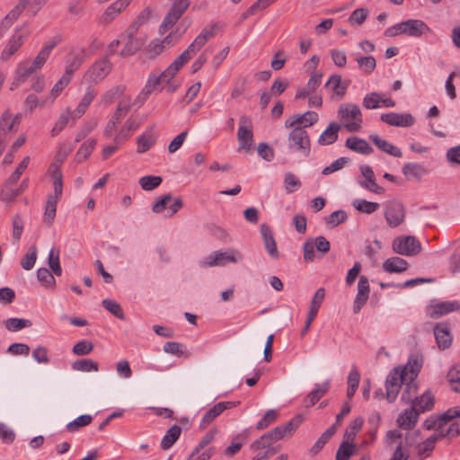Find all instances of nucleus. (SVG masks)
I'll list each match as a JSON object with an SVG mask.
<instances>
[{
	"label": "nucleus",
	"mask_w": 460,
	"mask_h": 460,
	"mask_svg": "<svg viewBox=\"0 0 460 460\" xmlns=\"http://www.w3.org/2000/svg\"><path fill=\"white\" fill-rule=\"evenodd\" d=\"M428 430H434L435 437L439 438H455L460 435V405L448 408L447 411L431 415L424 421Z\"/></svg>",
	"instance_id": "f257e3e1"
},
{
	"label": "nucleus",
	"mask_w": 460,
	"mask_h": 460,
	"mask_svg": "<svg viewBox=\"0 0 460 460\" xmlns=\"http://www.w3.org/2000/svg\"><path fill=\"white\" fill-rule=\"evenodd\" d=\"M421 367V358H411L404 367H395L388 374L385 380L386 399L388 402H392L397 398L400 388L406 380L417 378Z\"/></svg>",
	"instance_id": "f03ea898"
},
{
	"label": "nucleus",
	"mask_w": 460,
	"mask_h": 460,
	"mask_svg": "<svg viewBox=\"0 0 460 460\" xmlns=\"http://www.w3.org/2000/svg\"><path fill=\"white\" fill-rule=\"evenodd\" d=\"M340 125L348 132H358L362 128L363 115L360 107L353 102L341 103L337 111Z\"/></svg>",
	"instance_id": "7ed1b4c3"
},
{
	"label": "nucleus",
	"mask_w": 460,
	"mask_h": 460,
	"mask_svg": "<svg viewBox=\"0 0 460 460\" xmlns=\"http://www.w3.org/2000/svg\"><path fill=\"white\" fill-rule=\"evenodd\" d=\"M244 260L243 253L234 248L226 250L214 251L200 261V266L203 268L209 267H225L227 264H239Z\"/></svg>",
	"instance_id": "20e7f679"
},
{
	"label": "nucleus",
	"mask_w": 460,
	"mask_h": 460,
	"mask_svg": "<svg viewBox=\"0 0 460 460\" xmlns=\"http://www.w3.org/2000/svg\"><path fill=\"white\" fill-rule=\"evenodd\" d=\"M288 133V148L289 153L296 155L302 160L307 158L311 152V141L305 127L296 126Z\"/></svg>",
	"instance_id": "39448f33"
},
{
	"label": "nucleus",
	"mask_w": 460,
	"mask_h": 460,
	"mask_svg": "<svg viewBox=\"0 0 460 460\" xmlns=\"http://www.w3.org/2000/svg\"><path fill=\"white\" fill-rule=\"evenodd\" d=\"M430 31L429 25L422 20L409 19L387 28L385 31V35L387 37H395L400 34H404L413 38H420L430 32Z\"/></svg>",
	"instance_id": "423d86ee"
},
{
	"label": "nucleus",
	"mask_w": 460,
	"mask_h": 460,
	"mask_svg": "<svg viewBox=\"0 0 460 460\" xmlns=\"http://www.w3.org/2000/svg\"><path fill=\"white\" fill-rule=\"evenodd\" d=\"M213 32L209 30H203L189 47L179 55L172 63L181 69L201 48L212 38Z\"/></svg>",
	"instance_id": "0eeeda50"
},
{
	"label": "nucleus",
	"mask_w": 460,
	"mask_h": 460,
	"mask_svg": "<svg viewBox=\"0 0 460 460\" xmlns=\"http://www.w3.org/2000/svg\"><path fill=\"white\" fill-rule=\"evenodd\" d=\"M385 445L387 448L393 449L390 460H408L410 452L403 445L402 433L397 429L388 430L385 437Z\"/></svg>",
	"instance_id": "6e6552de"
},
{
	"label": "nucleus",
	"mask_w": 460,
	"mask_h": 460,
	"mask_svg": "<svg viewBox=\"0 0 460 460\" xmlns=\"http://www.w3.org/2000/svg\"><path fill=\"white\" fill-rule=\"evenodd\" d=\"M48 1L49 0H21L5 16L3 24L6 27L10 26L18 19L23 11H26L30 15H35Z\"/></svg>",
	"instance_id": "1a4fd4ad"
},
{
	"label": "nucleus",
	"mask_w": 460,
	"mask_h": 460,
	"mask_svg": "<svg viewBox=\"0 0 460 460\" xmlns=\"http://www.w3.org/2000/svg\"><path fill=\"white\" fill-rule=\"evenodd\" d=\"M393 251L403 256H414L420 252L421 243L413 235H402L394 239Z\"/></svg>",
	"instance_id": "9d476101"
},
{
	"label": "nucleus",
	"mask_w": 460,
	"mask_h": 460,
	"mask_svg": "<svg viewBox=\"0 0 460 460\" xmlns=\"http://www.w3.org/2000/svg\"><path fill=\"white\" fill-rule=\"evenodd\" d=\"M238 151L250 152L253 146V132L252 119L247 116H242L239 119L237 130Z\"/></svg>",
	"instance_id": "9b49d317"
},
{
	"label": "nucleus",
	"mask_w": 460,
	"mask_h": 460,
	"mask_svg": "<svg viewBox=\"0 0 460 460\" xmlns=\"http://www.w3.org/2000/svg\"><path fill=\"white\" fill-rule=\"evenodd\" d=\"M172 1V5L159 28L161 34L166 33L176 23L190 4L189 0Z\"/></svg>",
	"instance_id": "f8f14e48"
},
{
	"label": "nucleus",
	"mask_w": 460,
	"mask_h": 460,
	"mask_svg": "<svg viewBox=\"0 0 460 460\" xmlns=\"http://www.w3.org/2000/svg\"><path fill=\"white\" fill-rule=\"evenodd\" d=\"M111 63L107 58H101L95 61L84 74V80L89 83H99L102 81L111 70Z\"/></svg>",
	"instance_id": "ddd939ff"
},
{
	"label": "nucleus",
	"mask_w": 460,
	"mask_h": 460,
	"mask_svg": "<svg viewBox=\"0 0 460 460\" xmlns=\"http://www.w3.org/2000/svg\"><path fill=\"white\" fill-rule=\"evenodd\" d=\"M93 53V51L84 47L72 49L66 59L65 73L72 77L73 74L81 66L83 62Z\"/></svg>",
	"instance_id": "4468645a"
},
{
	"label": "nucleus",
	"mask_w": 460,
	"mask_h": 460,
	"mask_svg": "<svg viewBox=\"0 0 460 460\" xmlns=\"http://www.w3.org/2000/svg\"><path fill=\"white\" fill-rule=\"evenodd\" d=\"M362 104L367 110H377L383 107L393 108L395 106V102L385 93L371 92L364 96Z\"/></svg>",
	"instance_id": "2eb2a0df"
},
{
	"label": "nucleus",
	"mask_w": 460,
	"mask_h": 460,
	"mask_svg": "<svg viewBox=\"0 0 460 460\" xmlns=\"http://www.w3.org/2000/svg\"><path fill=\"white\" fill-rule=\"evenodd\" d=\"M135 27H128L124 33L119 35L123 48L119 52L121 57H128L134 55L143 45V41L135 37Z\"/></svg>",
	"instance_id": "dca6fc26"
},
{
	"label": "nucleus",
	"mask_w": 460,
	"mask_h": 460,
	"mask_svg": "<svg viewBox=\"0 0 460 460\" xmlns=\"http://www.w3.org/2000/svg\"><path fill=\"white\" fill-rule=\"evenodd\" d=\"M359 172L362 178L358 179V183L360 187L376 194H383L385 192V189L377 184L375 172L369 165L361 164Z\"/></svg>",
	"instance_id": "f3484780"
},
{
	"label": "nucleus",
	"mask_w": 460,
	"mask_h": 460,
	"mask_svg": "<svg viewBox=\"0 0 460 460\" xmlns=\"http://www.w3.org/2000/svg\"><path fill=\"white\" fill-rule=\"evenodd\" d=\"M385 217L390 227L400 226L405 218V209L402 203L393 201L386 205Z\"/></svg>",
	"instance_id": "a211bd4d"
},
{
	"label": "nucleus",
	"mask_w": 460,
	"mask_h": 460,
	"mask_svg": "<svg viewBox=\"0 0 460 460\" xmlns=\"http://www.w3.org/2000/svg\"><path fill=\"white\" fill-rule=\"evenodd\" d=\"M27 36L28 31L25 28L16 30L3 49L1 58L9 59L20 49Z\"/></svg>",
	"instance_id": "6ab92c4d"
},
{
	"label": "nucleus",
	"mask_w": 460,
	"mask_h": 460,
	"mask_svg": "<svg viewBox=\"0 0 460 460\" xmlns=\"http://www.w3.org/2000/svg\"><path fill=\"white\" fill-rule=\"evenodd\" d=\"M460 309V305L457 301H441L433 302L427 306V314L433 318L438 319L451 312Z\"/></svg>",
	"instance_id": "aec40b11"
},
{
	"label": "nucleus",
	"mask_w": 460,
	"mask_h": 460,
	"mask_svg": "<svg viewBox=\"0 0 460 460\" xmlns=\"http://www.w3.org/2000/svg\"><path fill=\"white\" fill-rule=\"evenodd\" d=\"M380 119L392 127L408 128L415 123V119L411 113L388 112L383 113Z\"/></svg>",
	"instance_id": "412c9836"
},
{
	"label": "nucleus",
	"mask_w": 460,
	"mask_h": 460,
	"mask_svg": "<svg viewBox=\"0 0 460 460\" xmlns=\"http://www.w3.org/2000/svg\"><path fill=\"white\" fill-rule=\"evenodd\" d=\"M318 121V114L315 111H306L303 114L290 116L285 121V128H289L296 126L311 127Z\"/></svg>",
	"instance_id": "4be33fe9"
},
{
	"label": "nucleus",
	"mask_w": 460,
	"mask_h": 460,
	"mask_svg": "<svg viewBox=\"0 0 460 460\" xmlns=\"http://www.w3.org/2000/svg\"><path fill=\"white\" fill-rule=\"evenodd\" d=\"M237 402H220L215 404L212 408L208 410L203 415L199 427L205 429L210 423L214 421L225 410L235 407Z\"/></svg>",
	"instance_id": "5701e85b"
},
{
	"label": "nucleus",
	"mask_w": 460,
	"mask_h": 460,
	"mask_svg": "<svg viewBox=\"0 0 460 460\" xmlns=\"http://www.w3.org/2000/svg\"><path fill=\"white\" fill-rule=\"evenodd\" d=\"M324 296H325V290L323 288H318L316 290V292L314 293V295L312 298V301H311L310 310L307 314L305 325L301 332L302 336L305 335V333L308 332L312 322L314 320V318L321 307V305L324 299Z\"/></svg>",
	"instance_id": "b1692460"
},
{
	"label": "nucleus",
	"mask_w": 460,
	"mask_h": 460,
	"mask_svg": "<svg viewBox=\"0 0 460 460\" xmlns=\"http://www.w3.org/2000/svg\"><path fill=\"white\" fill-rule=\"evenodd\" d=\"M349 83L342 81L340 75H332L325 84V88L332 91V100H341L346 94Z\"/></svg>",
	"instance_id": "393cba45"
},
{
	"label": "nucleus",
	"mask_w": 460,
	"mask_h": 460,
	"mask_svg": "<svg viewBox=\"0 0 460 460\" xmlns=\"http://www.w3.org/2000/svg\"><path fill=\"white\" fill-rule=\"evenodd\" d=\"M162 84H164V83L161 75L156 73H151L146 80L144 88L137 96V99L141 102H144L147 99L149 94H151L153 92L156 90L161 92L163 90Z\"/></svg>",
	"instance_id": "a878e982"
},
{
	"label": "nucleus",
	"mask_w": 460,
	"mask_h": 460,
	"mask_svg": "<svg viewBox=\"0 0 460 460\" xmlns=\"http://www.w3.org/2000/svg\"><path fill=\"white\" fill-rule=\"evenodd\" d=\"M434 336L438 348L446 349L452 344L453 337L449 325L446 323H437L434 327Z\"/></svg>",
	"instance_id": "bb28decb"
},
{
	"label": "nucleus",
	"mask_w": 460,
	"mask_h": 460,
	"mask_svg": "<svg viewBox=\"0 0 460 460\" xmlns=\"http://www.w3.org/2000/svg\"><path fill=\"white\" fill-rule=\"evenodd\" d=\"M36 72V70L31 65V60H24L20 62L17 66L14 78L11 84V90H14L21 84L28 80V78Z\"/></svg>",
	"instance_id": "cd10ccee"
},
{
	"label": "nucleus",
	"mask_w": 460,
	"mask_h": 460,
	"mask_svg": "<svg viewBox=\"0 0 460 460\" xmlns=\"http://www.w3.org/2000/svg\"><path fill=\"white\" fill-rule=\"evenodd\" d=\"M261 234L263 240L264 247L268 254L274 260L279 258V252L277 248L273 234L270 226L265 224L261 226Z\"/></svg>",
	"instance_id": "c85d7f7f"
},
{
	"label": "nucleus",
	"mask_w": 460,
	"mask_h": 460,
	"mask_svg": "<svg viewBox=\"0 0 460 460\" xmlns=\"http://www.w3.org/2000/svg\"><path fill=\"white\" fill-rule=\"evenodd\" d=\"M419 414L420 413L413 406L406 409L399 414L396 420L397 425L402 429H411L418 421Z\"/></svg>",
	"instance_id": "c756f323"
},
{
	"label": "nucleus",
	"mask_w": 460,
	"mask_h": 460,
	"mask_svg": "<svg viewBox=\"0 0 460 460\" xmlns=\"http://www.w3.org/2000/svg\"><path fill=\"white\" fill-rule=\"evenodd\" d=\"M369 139L376 145V146L381 150L382 152L394 156V157H402V150L393 145L392 143L388 142L387 140L382 138L377 134H371L369 135Z\"/></svg>",
	"instance_id": "7c9ffc66"
},
{
	"label": "nucleus",
	"mask_w": 460,
	"mask_h": 460,
	"mask_svg": "<svg viewBox=\"0 0 460 460\" xmlns=\"http://www.w3.org/2000/svg\"><path fill=\"white\" fill-rule=\"evenodd\" d=\"M341 126L336 121L329 123L328 127L321 133L318 137V144L328 146L333 144L338 139V134Z\"/></svg>",
	"instance_id": "2f4dec72"
},
{
	"label": "nucleus",
	"mask_w": 460,
	"mask_h": 460,
	"mask_svg": "<svg viewBox=\"0 0 460 460\" xmlns=\"http://www.w3.org/2000/svg\"><path fill=\"white\" fill-rule=\"evenodd\" d=\"M131 0H117L112 3L104 11L102 16V21L105 23L111 22L129 4Z\"/></svg>",
	"instance_id": "473e14b6"
},
{
	"label": "nucleus",
	"mask_w": 460,
	"mask_h": 460,
	"mask_svg": "<svg viewBox=\"0 0 460 460\" xmlns=\"http://www.w3.org/2000/svg\"><path fill=\"white\" fill-rule=\"evenodd\" d=\"M345 146L349 149L361 155H370L373 153V148L367 141L358 137H348Z\"/></svg>",
	"instance_id": "72a5a7b5"
},
{
	"label": "nucleus",
	"mask_w": 460,
	"mask_h": 460,
	"mask_svg": "<svg viewBox=\"0 0 460 460\" xmlns=\"http://www.w3.org/2000/svg\"><path fill=\"white\" fill-rule=\"evenodd\" d=\"M20 123V115L13 116L8 111L0 118V132L7 134L16 131Z\"/></svg>",
	"instance_id": "f704fd0d"
},
{
	"label": "nucleus",
	"mask_w": 460,
	"mask_h": 460,
	"mask_svg": "<svg viewBox=\"0 0 460 460\" xmlns=\"http://www.w3.org/2000/svg\"><path fill=\"white\" fill-rule=\"evenodd\" d=\"M408 262L400 257L386 259L382 265L383 270L387 273H402L408 269Z\"/></svg>",
	"instance_id": "c9c22d12"
},
{
	"label": "nucleus",
	"mask_w": 460,
	"mask_h": 460,
	"mask_svg": "<svg viewBox=\"0 0 460 460\" xmlns=\"http://www.w3.org/2000/svg\"><path fill=\"white\" fill-rule=\"evenodd\" d=\"M434 403V395L426 391L420 396L415 397L412 406L420 413L432 410Z\"/></svg>",
	"instance_id": "e433bc0d"
},
{
	"label": "nucleus",
	"mask_w": 460,
	"mask_h": 460,
	"mask_svg": "<svg viewBox=\"0 0 460 460\" xmlns=\"http://www.w3.org/2000/svg\"><path fill=\"white\" fill-rule=\"evenodd\" d=\"M79 118H75L74 115V111H71L67 108L64 112H62L55 122L50 134L52 137H56L58 135L68 124L70 120L75 121Z\"/></svg>",
	"instance_id": "4c0bfd02"
},
{
	"label": "nucleus",
	"mask_w": 460,
	"mask_h": 460,
	"mask_svg": "<svg viewBox=\"0 0 460 460\" xmlns=\"http://www.w3.org/2000/svg\"><path fill=\"white\" fill-rule=\"evenodd\" d=\"M402 171L403 175L409 180L420 179L429 172L422 164L418 163H407L402 166Z\"/></svg>",
	"instance_id": "58836bf2"
},
{
	"label": "nucleus",
	"mask_w": 460,
	"mask_h": 460,
	"mask_svg": "<svg viewBox=\"0 0 460 460\" xmlns=\"http://www.w3.org/2000/svg\"><path fill=\"white\" fill-rule=\"evenodd\" d=\"M156 137L153 129H147L137 137V152L139 154L148 151L155 143Z\"/></svg>",
	"instance_id": "ea45409f"
},
{
	"label": "nucleus",
	"mask_w": 460,
	"mask_h": 460,
	"mask_svg": "<svg viewBox=\"0 0 460 460\" xmlns=\"http://www.w3.org/2000/svg\"><path fill=\"white\" fill-rule=\"evenodd\" d=\"M55 46H56V42H54V41L46 43L41 48V49L40 50V52L38 53L36 58L32 61L31 60V65L36 71L42 68V66H44V64L46 63L48 58H49V55Z\"/></svg>",
	"instance_id": "a19ab883"
},
{
	"label": "nucleus",
	"mask_w": 460,
	"mask_h": 460,
	"mask_svg": "<svg viewBox=\"0 0 460 460\" xmlns=\"http://www.w3.org/2000/svg\"><path fill=\"white\" fill-rule=\"evenodd\" d=\"M96 96V92L93 88L89 87L85 93L83 95L77 107L74 110L75 118H81L87 111L88 107Z\"/></svg>",
	"instance_id": "79ce46f5"
},
{
	"label": "nucleus",
	"mask_w": 460,
	"mask_h": 460,
	"mask_svg": "<svg viewBox=\"0 0 460 460\" xmlns=\"http://www.w3.org/2000/svg\"><path fill=\"white\" fill-rule=\"evenodd\" d=\"M137 128L138 124L133 118L128 119L119 132L115 136L114 142L123 143L127 141Z\"/></svg>",
	"instance_id": "37998d69"
},
{
	"label": "nucleus",
	"mask_w": 460,
	"mask_h": 460,
	"mask_svg": "<svg viewBox=\"0 0 460 460\" xmlns=\"http://www.w3.org/2000/svg\"><path fill=\"white\" fill-rule=\"evenodd\" d=\"M248 430H243L237 434L231 441L230 445L225 449V455L233 456L242 448L248 438Z\"/></svg>",
	"instance_id": "c03bdc74"
},
{
	"label": "nucleus",
	"mask_w": 460,
	"mask_h": 460,
	"mask_svg": "<svg viewBox=\"0 0 460 460\" xmlns=\"http://www.w3.org/2000/svg\"><path fill=\"white\" fill-rule=\"evenodd\" d=\"M54 273L47 268H40L37 270V279L40 285L46 289H54L56 288V279Z\"/></svg>",
	"instance_id": "a18cd8bd"
},
{
	"label": "nucleus",
	"mask_w": 460,
	"mask_h": 460,
	"mask_svg": "<svg viewBox=\"0 0 460 460\" xmlns=\"http://www.w3.org/2000/svg\"><path fill=\"white\" fill-rule=\"evenodd\" d=\"M181 429L179 426L171 427L161 440V447L167 450L172 447L181 435Z\"/></svg>",
	"instance_id": "49530a36"
},
{
	"label": "nucleus",
	"mask_w": 460,
	"mask_h": 460,
	"mask_svg": "<svg viewBox=\"0 0 460 460\" xmlns=\"http://www.w3.org/2000/svg\"><path fill=\"white\" fill-rule=\"evenodd\" d=\"M360 380V374L358 368L355 366H352L349 376H348V388H347V397L351 399L358 387Z\"/></svg>",
	"instance_id": "de8ad7c7"
},
{
	"label": "nucleus",
	"mask_w": 460,
	"mask_h": 460,
	"mask_svg": "<svg viewBox=\"0 0 460 460\" xmlns=\"http://www.w3.org/2000/svg\"><path fill=\"white\" fill-rule=\"evenodd\" d=\"M355 453V443L343 439L336 452L335 460H349Z\"/></svg>",
	"instance_id": "09e8293b"
},
{
	"label": "nucleus",
	"mask_w": 460,
	"mask_h": 460,
	"mask_svg": "<svg viewBox=\"0 0 460 460\" xmlns=\"http://www.w3.org/2000/svg\"><path fill=\"white\" fill-rule=\"evenodd\" d=\"M404 388L402 393V401L405 403H413L418 390L416 379L406 380L403 383Z\"/></svg>",
	"instance_id": "8fccbe9b"
},
{
	"label": "nucleus",
	"mask_w": 460,
	"mask_h": 460,
	"mask_svg": "<svg viewBox=\"0 0 460 460\" xmlns=\"http://www.w3.org/2000/svg\"><path fill=\"white\" fill-rule=\"evenodd\" d=\"M97 145V140L95 138H89L85 140L78 149L75 155V158L78 163L83 162L87 159L92 152L94 150Z\"/></svg>",
	"instance_id": "3c124183"
},
{
	"label": "nucleus",
	"mask_w": 460,
	"mask_h": 460,
	"mask_svg": "<svg viewBox=\"0 0 460 460\" xmlns=\"http://www.w3.org/2000/svg\"><path fill=\"white\" fill-rule=\"evenodd\" d=\"M336 432V425L333 424L330 428H328L321 437L316 440L314 446L310 449V453L313 455L317 454L327 443L328 440L335 434Z\"/></svg>",
	"instance_id": "603ef678"
},
{
	"label": "nucleus",
	"mask_w": 460,
	"mask_h": 460,
	"mask_svg": "<svg viewBox=\"0 0 460 460\" xmlns=\"http://www.w3.org/2000/svg\"><path fill=\"white\" fill-rule=\"evenodd\" d=\"M329 388L330 381H326L322 385H316L315 388L307 396L306 402H309V403L306 406L314 405L326 394Z\"/></svg>",
	"instance_id": "864d4df0"
},
{
	"label": "nucleus",
	"mask_w": 460,
	"mask_h": 460,
	"mask_svg": "<svg viewBox=\"0 0 460 460\" xmlns=\"http://www.w3.org/2000/svg\"><path fill=\"white\" fill-rule=\"evenodd\" d=\"M129 109L130 98L124 96L123 99L120 101L119 106L117 107L115 112L109 120L113 121L115 125H118L122 120L124 116L128 113Z\"/></svg>",
	"instance_id": "5fc2aeb1"
},
{
	"label": "nucleus",
	"mask_w": 460,
	"mask_h": 460,
	"mask_svg": "<svg viewBox=\"0 0 460 460\" xmlns=\"http://www.w3.org/2000/svg\"><path fill=\"white\" fill-rule=\"evenodd\" d=\"M283 182L285 190L288 194L298 190L302 186V182L299 178L291 172H287L285 173Z\"/></svg>",
	"instance_id": "6e6d98bb"
},
{
	"label": "nucleus",
	"mask_w": 460,
	"mask_h": 460,
	"mask_svg": "<svg viewBox=\"0 0 460 460\" xmlns=\"http://www.w3.org/2000/svg\"><path fill=\"white\" fill-rule=\"evenodd\" d=\"M124 91L125 87L123 85H117L111 88L102 94L101 98V103L103 104L105 107L109 106L115 100L122 96Z\"/></svg>",
	"instance_id": "4d7b16f0"
},
{
	"label": "nucleus",
	"mask_w": 460,
	"mask_h": 460,
	"mask_svg": "<svg viewBox=\"0 0 460 460\" xmlns=\"http://www.w3.org/2000/svg\"><path fill=\"white\" fill-rule=\"evenodd\" d=\"M48 264H49V269L55 275L58 276V277L62 275V268H61L60 261H59V250L58 249L51 248L49 250V256H48Z\"/></svg>",
	"instance_id": "13d9d810"
},
{
	"label": "nucleus",
	"mask_w": 460,
	"mask_h": 460,
	"mask_svg": "<svg viewBox=\"0 0 460 460\" xmlns=\"http://www.w3.org/2000/svg\"><path fill=\"white\" fill-rule=\"evenodd\" d=\"M355 209L366 213L372 214L379 208V204L376 202L367 201L363 199H356L352 202Z\"/></svg>",
	"instance_id": "bf43d9fd"
},
{
	"label": "nucleus",
	"mask_w": 460,
	"mask_h": 460,
	"mask_svg": "<svg viewBox=\"0 0 460 460\" xmlns=\"http://www.w3.org/2000/svg\"><path fill=\"white\" fill-rule=\"evenodd\" d=\"M364 420L361 417L354 419L346 429L343 439L354 443L356 434L361 429Z\"/></svg>",
	"instance_id": "052dcab7"
},
{
	"label": "nucleus",
	"mask_w": 460,
	"mask_h": 460,
	"mask_svg": "<svg viewBox=\"0 0 460 460\" xmlns=\"http://www.w3.org/2000/svg\"><path fill=\"white\" fill-rule=\"evenodd\" d=\"M272 444V440H270L267 433H265L262 436H261L258 439H256L254 442H252V444L251 445V449L253 451H269L271 453V455H273L275 453V450L271 447Z\"/></svg>",
	"instance_id": "680f3d73"
},
{
	"label": "nucleus",
	"mask_w": 460,
	"mask_h": 460,
	"mask_svg": "<svg viewBox=\"0 0 460 460\" xmlns=\"http://www.w3.org/2000/svg\"><path fill=\"white\" fill-rule=\"evenodd\" d=\"M38 257V251L37 247L35 245H31L28 252H26L25 256L21 261L22 268L25 270H31L37 261Z\"/></svg>",
	"instance_id": "e2e57ef3"
},
{
	"label": "nucleus",
	"mask_w": 460,
	"mask_h": 460,
	"mask_svg": "<svg viewBox=\"0 0 460 460\" xmlns=\"http://www.w3.org/2000/svg\"><path fill=\"white\" fill-rule=\"evenodd\" d=\"M31 322L22 318H9L4 322L5 328L10 332H18L23 328L31 327Z\"/></svg>",
	"instance_id": "0e129e2a"
},
{
	"label": "nucleus",
	"mask_w": 460,
	"mask_h": 460,
	"mask_svg": "<svg viewBox=\"0 0 460 460\" xmlns=\"http://www.w3.org/2000/svg\"><path fill=\"white\" fill-rule=\"evenodd\" d=\"M72 368L81 372H96L99 369L98 364L92 359H80L72 364Z\"/></svg>",
	"instance_id": "69168bd1"
},
{
	"label": "nucleus",
	"mask_w": 460,
	"mask_h": 460,
	"mask_svg": "<svg viewBox=\"0 0 460 460\" xmlns=\"http://www.w3.org/2000/svg\"><path fill=\"white\" fill-rule=\"evenodd\" d=\"M356 61L359 68L366 74L370 75L376 66V58L372 56L358 57Z\"/></svg>",
	"instance_id": "338daca9"
},
{
	"label": "nucleus",
	"mask_w": 460,
	"mask_h": 460,
	"mask_svg": "<svg viewBox=\"0 0 460 460\" xmlns=\"http://www.w3.org/2000/svg\"><path fill=\"white\" fill-rule=\"evenodd\" d=\"M447 380L451 385V388L460 393V366L452 367L447 373Z\"/></svg>",
	"instance_id": "774afa93"
}]
</instances>
